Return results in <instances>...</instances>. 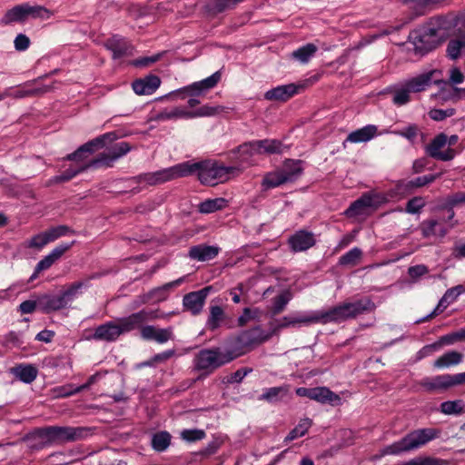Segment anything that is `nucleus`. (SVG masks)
<instances>
[{
  "mask_svg": "<svg viewBox=\"0 0 465 465\" xmlns=\"http://www.w3.org/2000/svg\"><path fill=\"white\" fill-rule=\"evenodd\" d=\"M312 400L331 406H339L341 403V397L327 387L313 388Z\"/></svg>",
  "mask_w": 465,
  "mask_h": 465,
  "instance_id": "27",
  "label": "nucleus"
},
{
  "mask_svg": "<svg viewBox=\"0 0 465 465\" xmlns=\"http://www.w3.org/2000/svg\"><path fill=\"white\" fill-rule=\"evenodd\" d=\"M440 411L445 415H460L464 412L462 400L447 401L440 405Z\"/></svg>",
  "mask_w": 465,
  "mask_h": 465,
  "instance_id": "41",
  "label": "nucleus"
},
{
  "mask_svg": "<svg viewBox=\"0 0 465 465\" xmlns=\"http://www.w3.org/2000/svg\"><path fill=\"white\" fill-rule=\"evenodd\" d=\"M242 2L243 0H209L205 8L209 14L215 15L234 8Z\"/></svg>",
  "mask_w": 465,
  "mask_h": 465,
  "instance_id": "31",
  "label": "nucleus"
},
{
  "mask_svg": "<svg viewBox=\"0 0 465 465\" xmlns=\"http://www.w3.org/2000/svg\"><path fill=\"white\" fill-rule=\"evenodd\" d=\"M377 126L373 124L366 125L356 131L351 132L343 142V145L347 142L350 143H366L371 140L377 134Z\"/></svg>",
  "mask_w": 465,
  "mask_h": 465,
  "instance_id": "28",
  "label": "nucleus"
},
{
  "mask_svg": "<svg viewBox=\"0 0 465 465\" xmlns=\"http://www.w3.org/2000/svg\"><path fill=\"white\" fill-rule=\"evenodd\" d=\"M54 262L55 261L49 254L46 255L37 263L35 272L31 276L30 280L35 279L40 272L49 269Z\"/></svg>",
  "mask_w": 465,
  "mask_h": 465,
  "instance_id": "63",
  "label": "nucleus"
},
{
  "mask_svg": "<svg viewBox=\"0 0 465 465\" xmlns=\"http://www.w3.org/2000/svg\"><path fill=\"white\" fill-rule=\"evenodd\" d=\"M375 303L369 297H364L354 302H344L326 311L315 312L296 317L284 316L277 321L272 328V333L277 334L282 329L295 327L297 324L310 325L313 323L327 324L330 322L341 323L348 320L356 319L358 316L374 312Z\"/></svg>",
  "mask_w": 465,
  "mask_h": 465,
  "instance_id": "1",
  "label": "nucleus"
},
{
  "mask_svg": "<svg viewBox=\"0 0 465 465\" xmlns=\"http://www.w3.org/2000/svg\"><path fill=\"white\" fill-rule=\"evenodd\" d=\"M118 139L115 132H109L95 137L94 139L84 143L74 153L67 154L64 160L76 162L77 166L87 163V158L96 150L105 147Z\"/></svg>",
  "mask_w": 465,
  "mask_h": 465,
  "instance_id": "6",
  "label": "nucleus"
},
{
  "mask_svg": "<svg viewBox=\"0 0 465 465\" xmlns=\"http://www.w3.org/2000/svg\"><path fill=\"white\" fill-rule=\"evenodd\" d=\"M93 278H94V276H91L84 281L74 282L72 284L68 285L60 293L66 307L69 304V302H71L75 298V296L79 293L80 290L83 287L88 286L89 280L93 279Z\"/></svg>",
  "mask_w": 465,
  "mask_h": 465,
  "instance_id": "36",
  "label": "nucleus"
},
{
  "mask_svg": "<svg viewBox=\"0 0 465 465\" xmlns=\"http://www.w3.org/2000/svg\"><path fill=\"white\" fill-rule=\"evenodd\" d=\"M440 430L435 428L414 430L400 440L385 446L381 450V456L400 455L420 449L428 442L439 438Z\"/></svg>",
  "mask_w": 465,
  "mask_h": 465,
  "instance_id": "2",
  "label": "nucleus"
},
{
  "mask_svg": "<svg viewBox=\"0 0 465 465\" xmlns=\"http://www.w3.org/2000/svg\"><path fill=\"white\" fill-rule=\"evenodd\" d=\"M374 205V195L364 193L359 199L351 203L344 213L349 218L357 217L364 214L367 208Z\"/></svg>",
  "mask_w": 465,
  "mask_h": 465,
  "instance_id": "23",
  "label": "nucleus"
},
{
  "mask_svg": "<svg viewBox=\"0 0 465 465\" xmlns=\"http://www.w3.org/2000/svg\"><path fill=\"white\" fill-rule=\"evenodd\" d=\"M89 430L86 427L49 426L40 429L38 436L47 444L61 445L84 439Z\"/></svg>",
  "mask_w": 465,
  "mask_h": 465,
  "instance_id": "5",
  "label": "nucleus"
},
{
  "mask_svg": "<svg viewBox=\"0 0 465 465\" xmlns=\"http://www.w3.org/2000/svg\"><path fill=\"white\" fill-rule=\"evenodd\" d=\"M12 373L25 383L33 382L37 376V369L31 364H19L11 370Z\"/></svg>",
  "mask_w": 465,
  "mask_h": 465,
  "instance_id": "34",
  "label": "nucleus"
},
{
  "mask_svg": "<svg viewBox=\"0 0 465 465\" xmlns=\"http://www.w3.org/2000/svg\"><path fill=\"white\" fill-rule=\"evenodd\" d=\"M437 36L438 29L432 27L425 28L419 35L415 33L413 36L415 50L421 54L433 50L438 45Z\"/></svg>",
  "mask_w": 465,
  "mask_h": 465,
  "instance_id": "12",
  "label": "nucleus"
},
{
  "mask_svg": "<svg viewBox=\"0 0 465 465\" xmlns=\"http://www.w3.org/2000/svg\"><path fill=\"white\" fill-rule=\"evenodd\" d=\"M220 252L217 246L207 244H198L189 249L188 256L191 260L198 262H206L214 259Z\"/></svg>",
  "mask_w": 465,
  "mask_h": 465,
  "instance_id": "22",
  "label": "nucleus"
},
{
  "mask_svg": "<svg viewBox=\"0 0 465 465\" xmlns=\"http://www.w3.org/2000/svg\"><path fill=\"white\" fill-rule=\"evenodd\" d=\"M227 205V200L224 198L207 199L201 203L198 210L202 213H212L223 210Z\"/></svg>",
  "mask_w": 465,
  "mask_h": 465,
  "instance_id": "39",
  "label": "nucleus"
},
{
  "mask_svg": "<svg viewBox=\"0 0 465 465\" xmlns=\"http://www.w3.org/2000/svg\"><path fill=\"white\" fill-rule=\"evenodd\" d=\"M462 51L465 52V35L450 40L447 45V54L451 59H457Z\"/></svg>",
  "mask_w": 465,
  "mask_h": 465,
  "instance_id": "42",
  "label": "nucleus"
},
{
  "mask_svg": "<svg viewBox=\"0 0 465 465\" xmlns=\"http://www.w3.org/2000/svg\"><path fill=\"white\" fill-rule=\"evenodd\" d=\"M173 118H193V113L181 108H174L172 111H163L155 116V120L163 121Z\"/></svg>",
  "mask_w": 465,
  "mask_h": 465,
  "instance_id": "49",
  "label": "nucleus"
},
{
  "mask_svg": "<svg viewBox=\"0 0 465 465\" xmlns=\"http://www.w3.org/2000/svg\"><path fill=\"white\" fill-rule=\"evenodd\" d=\"M255 147L254 141H252L244 143L237 148L235 153L239 154L237 158L241 163H248L254 154H258Z\"/></svg>",
  "mask_w": 465,
  "mask_h": 465,
  "instance_id": "46",
  "label": "nucleus"
},
{
  "mask_svg": "<svg viewBox=\"0 0 465 465\" xmlns=\"http://www.w3.org/2000/svg\"><path fill=\"white\" fill-rule=\"evenodd\" d=\"M420 133V128L417 124H411L401 130H393L391 134L401 136L413 143Z\"/></svg>",
  "mask_w": 465,
  "mask_h": 465,
  "instance_id": "53",
  "label": "nucleus"
},
{
  "mask_svg": "<svg viewBox=\"0 0 465 465\" xmlns=\"http://www.w3.org/2000/svg\"><path fill=\"white\" fill-rule=\"evenodd\" d=\"M312 425V420L309 418L302 419L298 425L293 428L289 434L286 436L284 441L289 442L292 441L299 437H302L306 434L308 430Z\"/></svg>",
  "mask_w": 465,
  "mask_h": 465,
  "instance_id": "43",
  "label": "nucleus"
},
{
  "mask_svg": "<svg viewBox=\"0 0 465 465\" xmlns=\"http://www.w3.org/2000/svg\"><path fill=\"white\" fill-rule=\"evenodd\" d=\"M104 46L113 53L114 59L133 55V45L124 37L117 35L107 39Z\"/></svg>",
  "mask_w": 465,
  "mask_h": 465,
  "instance_id": "15",
  "label": "nucleus"
},
{
  "mask_svg": "<svg viewBox=\"0 0 465 465\" xmlns=\"http://www.w3.org/2000/svg\"><path fill=\"white\" fill-rule=\"evenodd\" d=\"M427 391H443L452 387L450 374H442L435 377H426L420 382Z\"/></svg>",
  "mask_w": 465,
  "mask_h": 465,
  "instance_id": "21",
  "label": "nucleus"
},
{
  "mask_svg": "<svg viewBox=\"0 0 465 465\" xmlns=\"http://www.w3.org/2000/svg\"><path fill=\"white\" fill-rule=\"evenodd\" d=\"M141 337L146 341L164 343L173 339V331L172 327L157 329L153 325H146L141 330Z\"/></svg>",
  "mask_w": 465,
  "mask_h": 465,
  "instance_id": "19",
  "label": "nucleus"
},
{
  "mask_svg": "<svg viewBox=\"0 0 465 465\" xmlns=\"http://www.w3.org/2000/svg\"><path fill=\"white\" fill-rule=\"evenodd\" d=\"M65 304L60 294H43L38 296V310L44 313L59 311L65 308Z\"/></svg>",
  "mask_w": 465,
  "mask_h": 465,
  "instance_id": "25",
  "label": "nucleus"
},
{
  "mask_svg": "<svg viewBox=\"0 0 465 465\" xmlns=\"http://www.w3.org/2000/svg\"><path fill=\"white\" fill-rule=\"evenodd\" d=\"M31 83H26L23 86L18 87L16 90L10 94V96L20 99L29 96H38L49 92L52 87L49 85H44L42 87L31 88L29 87Z\"/></svg>",
  "mask_w": 465,
  "mask_h": 465,
  "instance_id": "32",
  "label": "nucleus"
},
{
  "mask_svg": "<svg viewBox=\"0 0 465 465\" xmlns=\"http://www.w3.org/2000/svg\"><path fill=\"white\" fill-rule=\"evenodd\" d=\"M401 465H440V460L435 458L412 459Z\"/></svg>",
  "mask_w": 465,
  "mask_h": 465,
  "instance_id": "64",
  "label": "nucleus"
},
{
  "mask_svg": "<svg viewBox=\"0 0 465 465\" xmlns=\"http://www.w3.org/2000/svg\"><path fill=\"white\" fill-rule=\"evenodd\" d=\"M171 435L167 431H160L153 434L152 438V447L154 450L164 451L171 443Z\"/></svg>",
  "mask_w": 465,
  "mask_h": 465,
  "instance_id": "44",
  "label": "nucleus"
},
{
  "mask_svg": "<svg viewBox=\"0 0 465 465\" xmlns=\"http://www.w3.org/2000/svg\"><path fill=\"white\" fill-rule=\"evenodd\" d=\"M25 19V5L23 4L9 9L3 16L1 23L4 25H9L14 22H23Z\"/></svg>",
  "mask_w": 465,
  "mask_h": 465,
  "instance_id": "38",
  "label": "nucleus"
},
{
  "mask_svg": "<svg viewBox=\"0 0 465 465\" xmlns=\"http://www.w3.org/2000/svg\"><path fill=\"white\" fill-rule=\"evenodd\" d=\"M292 299V294L289 291H284L272 300V307L271 312L273 316L282 312Z\"/></svg>",
  "mask_w": 465,
  "mask_h": 465,
  "instance_id": "45",
  "label": "nucleus"
},
{
  "mask_svg": "<svg viewBox=\"0 0 465 465\" xmlns=\"http://www.w3.org/2000/svg\"><path fill=\"white\" fill-rule=\"evenodd\" d=\"M90 168H94V165L92 164L91 160H89V162L87 163H84L75 168H74V167L68 168L60 175H56V176L53 177L49 183H60L69 182L77 174L84 173Z\"/></svg>",
  "mask_w": 465,
  "mask_h": 465,
  "instance_id": "33",
  "label": "nucleus"
},
{
  "mask_svg": "<svg viewBox=\"0 0 465 465\" xmlns=\"http://www.w3.org/2000/svg\"><path fill=\"white\" fill-rule=\"evenodd\" d=\"M159 318L157 310H141L131 315L117 320L120 331L123 333L143 328V323Z\"/></svg>",
  "mask_w": 465,
  "mask_h": 465,
  "instance_id": "8",
  "label": "nucleus"
},
{
  "mask_svg": "<svg viewBox=\"0 0 465 465\" xmlns=\"http://www.w3.org/2000/svg\"><path fill=\"white\" fill-rule=\"evenodd\" d=\"M225 314L223 309L219 305L210 307V315L207 320V328L211 331L218 329L224 320Z\"/></svg>",
  "mask_w": 465,
  "mask_h": 465,
  "instance_id": "40",
  "label": "nucleus"
},
{
  "mask_svg": "<svg viewBox=\"0 0 465 465\" xmlns=\"http://www.w3.org/2000/svg\"><path fill=\"white\" fill-rule=\"evenodd\" d=\"M425 204V200L422 197L416 196L407 202L405 211L411 214L420 213Z\"/></svg>",
  "mask_w": 465,
  "mask_h": 465,
  "instance_id": "59",
  "label": "nucleus"
},
{
  "mask_svg": "<svg viewBox=\"0 0 465 465\" xmlns=\"http://www.w3.org/2000/svg\"><path fill=\"white\" fill-rule=\"evenodd\" d=\"M122 335L117 322H107L95 328L92 339L95 341H114Z\"/></svg>",
  "mask_w": 465,
  "mask_h": 465,
  "instance_id": "17",
  "label": "nucleus"
},
{
  "mask_svg": "<svg viewBox=\"0 0 465 465\" xmlns=\"http://www.w3.org/2000/svg\"><path fill=\"white\" fill-rule=\"evenodd\" d=\"M438 177H440V174H429L416 177L415 179L411 180L406 183V188L412 189L425 186L429 183H433Z\"/></svg>",
  "mask_w": 465,
  "mask_h": 465,
  "instance_id": "57",
  "label": "nucleus"
},
{
  "mask_svg": "<svg viewBox=\"0 0 465 465\" xmlns=\"http://www.w3.org/2000/svg\"><path fill=\"white\" fill-rule=\"evenodd\" d=\"M434 71L420 74L415 77L407 80L404 85L411 93H420L424 91L432 84Z\"/></svg>",
  "mask_w": 465,
  "mask_h": 465,
  "instance_id": "26",
  "label": "nucleus"
},
{
  "mask_svg": "<svg viewBox=\"0 0 465 465\" xmlns=\"http://www.w3.org/2000/svg\"><path fill=\"white\" fill-rule=\"evenodd\" d=\"M212 289V286H206L199 291L191 292L185 294L183 299L184 310L190 312L193 315L200 314Z\"/></svg>",
  "mask_w": 465,
  "mask_h": 465,
  "instance_id": "10",
  "label": "nucleus"
},
{
  "mask_svg": "<svg viewBox=\"0 0 465 465\" xmlns=\"http://www.w3.org/2000/svg\"><path fill=\"white\" fill-rule=\"evenodd\" d=\"M132 146L127 142H120L111 146L107 152L99 153L95 158L91 159L94 168L113 167L114 162L128 153Z\"/></svg>",
  "mask_w": 465,
  "mask_h": 465,
  "instance_id": "9",
  "label": "nucleus"
},
{
  "mask_svg": "<svg viewBox=\"0 0 465 465\" xmlns=\"http://www.w3.org/2000/svg\"><path fill=\"white\" fill-rule=\"evenodd\" d=\"M463 359L462 353L451 351L444 353L434 361V367L436 368H447L453 365H457L461 362Z\"/></svg>",
  "mask_w": 465,
  "mask_h": 465,
  "instance_id": "37",
  "label": "nucleus"
},
{
  "mask_svg": "<svg viewBox=\"0 0 465 465\" xmlns=\"http://www.w3.org/2000/svg\"><path fill=\"white\" fill-rule=\"evenodd\" d=\"M283 183H287V181L282 174L280 169L267 173L262 180V186L266 189L274 188Z\"/></svg>",
  "mask_w": 465,
  "mask_h": 465,
  "instance_id": "48",
  "label": "nucleus"
},
{
  "mask_svg": "<svg viewBox=\"0 0 465 465\" xmlns=\"http://www.w3.org/2000/svg\"><path fill=\"white\" fill-rule=\"evenodd\" d=\"M223 108L222 106H210V105H203L197 109L195 112L193 113V117H198V116H212L214 114H217L221 112H223Z\"/></svg>",
  "mask_w": 465,
  "mask_h": 465,
  "instance_id": "61",
  "label": "nucleus"
},
{
  "mask_svg": "<svg viewBox=\"0 0 465 465\" xmlns=\"http://www.w3.org/2000/svg\"><path fill=\"white\" fill-rule=\"evenodd\" d=\"M438 222L434 219L423 221L420 224L422 236L428 238L436 234V226Z\"/></svg>",
  "mask_w": 465,
  "mask_h": 465,
  "instance_id": "62",
  "label": "nucleus"
},
{
  "mask_svg": "<svg viewBox=\"0 0 465 465\" xmlns=\"http://www.w3.org/2000/svg\"><path fill=\"white\" fill-rule=\"evenodd\" d=\"M77 386H74V384H65L63 386L55 387L52 390L54 397L55 398H64L69 397L74 394L79 393L80 391H76Z\"/></svg>",
  "mask_w": 465,
  "mask_h": 465,
  "instance_id": "58",
  "label": "nucleus"
},
{
  "mask_svg": "<svg viewBox=\"0 0 465 465\" xmlns=\"http://www.w3.org/2000/svg\"><path fill=\"white\" fill-rule=\"evenodd\" d=\"M254 146H256V153H282V142L278 140H259L254 141Z\"/></svg>",
  "mask_w": 465,
  "mask_h": 465,
  "instance_id": "35",
  "label": "nucleus"
},
{
  "mask_svg": "<svg viewBox=\"0 0 465 465\" xmlns=\"http://www.w3.org/2000/svg\"><path fill=\"white\" fill-rule=\"evenodd\" d=\"M447 143V135L443 133L436 135L430 144L426 147L427 153L437 160L450 161L456 155V151L452 148H448L446 151H440Z\"/></svg>",
  "mask_w": 465,
  "mask_h": 465,
  "instance_id": "11",
  "label": "nucleus"
},
{
  "mask_svg": "<svg viewBox=\"0 0 465 465\" xmlns=\"http://www.w3.org/2000/svg\"><path fill=\"white\" fill-rule=\"evenodd\" d=\"M183 163L191 166L190 175L197 173L201 183L211 186L227 181L231 174L239 170L237 167L224 166L217 162H183Z\"/></svg>",
  "mask_w": 465,
  "mask_h": 465,
  "instance_id": "4",
  "label": "nucleus"
},
{
  "mask_svg": "<svg viewBox=\"0 0 465 465\" xmlns=\"http://www.w3.org/2000/svg\"><path fill=\"white\" fill-rule=\"evenodd\" d=\"M459 296L455 295V292L450 289L447 290L442 298L440 299L435 311L430 314L427 319L432 318L437 314V311L442 312L447 306L452 303Z\"/></svg>",
  "mask_w": 465,
  "mask_h": 465,
  "instance_id": "55",
  "label": "nucleus"
},
{
  "mask_svg": "<svg viewBox=\"0 0 465 465\" xmlns=\"http://www.w3.org/2000/svg\"><path fill=\"white\" fill-rule=\"evenodd\" d=\"M262 312L259 308H244L242 314L238 318V325L245 326L251 321H260Z\"/></svg>",
  "mask_w": 465,
  "mask_h": 465,
  "instance_id": "51",
  "label": "nucleus"
},
{
  "mask_svg": "<svg viewBox=\"0 0 465 465\" xmlns=\"http://www.w3.org/2000/svg\"><path fill=\"white\" fill-rule=\"evenodd\" d=\"M289 385L268 388L259 397V400L265 401L270 403L278 402L280 401H282L289 394Z\"/></svg>",
  "mask_w": 465,
  "mask_h": 465,
  "instance_id": "30",
  "label": "nucleus"
},
{
  "mask_svg": "<svg viewBox=\"0 0 465 465\" xmlns=\"http://www.w3.org/2000/svg\"><path fill=\"white\" fill-rule=\"evenodd\" d=\"M184 282V277H181L173 282H167L160 287H156L151 290L148 293L140 296L139 304H144L152 299H154L156 302L165 301L169 293L174 289L180 286Z\"/></svg>",
  "mask_w": 465,
  "mask_h": 465,
  "instance_id": "14",
  "label": "nucleus"
},
{
  "mask_svg": "<svg viewBox=\"0 0 465 465\" xmlns=\"http://www.w3.org/2000/svg\"><path fill=\"white\" fill-rule=\"evenodd\" d=\"M161 84V79L154 74L146 75L143 78L136 79L132 84L133 90L138 95L152 94Z\"/></svg>",
  "mask_w": 465,
  "mask_h": 465,
  "instance_id": "20",
  "label": "nucleus"
},
{
  "mask_svg": "<svg viewBox=\"0 0 465 465\" xmlns=\"http://www.w3.org/2000/svg\"><path fill=\"white\" fill-rule=\"evenodd\" d=\"M272 331H265L260 326L242 331L239 336V341L244 345H258L265 342L272 337Z\"/></svg>",
  "mask_w": 465,
  "mask_h": 465,
  "instance_id": "18",
  "label": "nucleus"
},
{
  "mask_svg": "<svg viewBox=\"0 0 465 465\" xmlns=\"http://www.w3.org/2000/svg\"><path fill=\"white\" fill-rule=\"evenodd\" d=\"M44 232L49 243L69 232L74 233V232L67 225H59L56 227L50 228L49 230Z\"/></svg>",
  "mask_w": 465,
  "mask_h": 465,
  "instance_id": "52",
  "label": "nucleus"
},
{
  "mask_svg": "<svg viewBox=\"0 0 465 465\" xmlns=\"http://www.w3.org/2000/svg\"><path fill=\"white\" fill-rule=\"evenodd\" d=\"M221 80V73L215 72L211 76L195 82L184 88V91L189 93L191 95H200L205 91L213 88Z\"/></svg>",
  "mask_w": 465,
  "mask_h": 465,
  "instance_id": "24",
  "label": "nucleus"
},
{
  "mask_svg": "<svg viewBox=\"0 0 465 465\" xmlns=\"http://www.w3.org/2000/svg\"><path fill=\"white\" fill-rule=\"evenodd\" d=\"M411 92L408 88L403 84L402 87L395 89L393 91L392 102L394 104L398 106L404 105L408 104L411 100Z\"/></svg>",
  "mask_w": 465,
  "mask_h": 465,
  "instance_id": "56",
  "label": "nucleus"
},
{
  "mask_svg": "<svg viewBox=\"0 0 465 465\" xmlns=\"http://www.w3.org/2000/svg\"><path fill=\"white\" fill-rule=\"evenodd\" d=\"M361 256V250L354 247L340 257L339 264L342 266H355L360 262Z\"/></svg>",
  "mask_w": 465,
  "mask_h": 465,
  "instance_id": "47",
  "label": "nucleus"
},
{
  "mask_svg": "<svg viewBox=\"0 0 465 465\" xmlns=\"http://www.w3.org/2000/svg\"><path fill=\"white\" fill-rule=\"evenodd\" d=\"M242 354L243 351L236 349L225 351H223L219 347L203 349L194 356V369L203 371V375L206 376Z\"/></svg>",
  "mask_w": 465,
  "mask_h": 465,
  "instance_id": "3",
  "label": "nucleus"
},
{
  "mask_svg": "<svg viewBox=\"0 0 465 465\" xmlns=\"http://www.w3.org/2000/svg\"><path fill=\"white\" fill-rule=\"evenodd\" d=\"M302 162L299 160L287 159L280 169L282 174L286 178L287 183L297 180L302 173Z\"/></svg>",
  "mask_w": 465,
  "mask_h": 465,
  "instance_id": "29",
  "label": "nucleus"
},
{
  "mask_svg": "<svg viewBox=\"0 0 465 465\" xmlns=\"http://www.w3.org/2000/svg\"><path fill=\"white\" fill-rule=\"evenodd\" d=\"M301 85H297L295 84H289L284 85H279L275 88H272L267 91L264 94V98L268 101H276V102H287L296 94H298Z\"/></svg>",
  "mask_w": 465,
  "mask_h": 465,
  "instance_id": "16",
  "label": "nucleus"
},
{
  "mask_svg": "<svg viewBox=\"0 0 465 465\" xmlns=\"http://www.w3.org/2000/svg\"><path fill=\"white\" fill-rule=\"evenodd\" d=\"M190 172L191 166L187 163H181L157 172L142 173L137 176V181L139 183H145L149 185H157L172 180L189 176Z\"/></svg>",
  "mask_w": 465,
  "mask_h": 465,
  "instance_id": "7",
  "label": "nucleus"
},
{
  "mask_svg": "<svg viewBox=\"0 0 465 465\" xmlns=\"http://www.w3.org/2000/svg\"><path fill=\"white\" fill-rule=\"evenodd\" d=\"M316 243L315 235L309 231L300 230L291 235L288 239V244L293 252L307 251Z\"/></svg>",
  "mask_w": 465,
  "mask_h": 465,
  "instance_id": "13",
  "label": "nucleus"
},
{
  "mask_svg": "<svg viewBox=\"0 0 465 465\" xmlns=\"http://www.w3.org/2000/svg\"><path fill=\"white\" fill-rule=\"evenodd\" d=\"M205 431L203 430L199 429L183 430L181 432V438L188 442L201 440L205 437Z\"/></svg>",
  "mask_w": 465,
  "mask_h": 465,
  "instance_id": "60",
  "label": "nucleus"
},
{
  "mask_svg": "<svg viewBox=\"0 0 465 465\" xmlns=\"http://www.w3.org/2000/svg\"><path fill=\"white\" fill-rule=\"evenodd\" d=\"M25 5L26 18L29 16L33 18H48L51 15L50 11L42 5H30L29 4Z\"/></svg>",
  "mask_w": 465,
  "mask_h": 465,
  "instance_id": "54",
  "label": "nucleus"
},
{
  "mask_svg": "<svg viewBox=\"0 0 465 465\" xmlns=\"http://www.w3.org/2000/svg\"><path fill=\"white\" fill-rule=\"evenodd\" d=\"M317 46L313 44H307L292 53V57L302 63H307L316 53Z\"/></svg>",
  "mask_w": 465,
  "mask_h": 465,
  "instance_id": "50",
  "label": "nucleus"
}]
</instances>
